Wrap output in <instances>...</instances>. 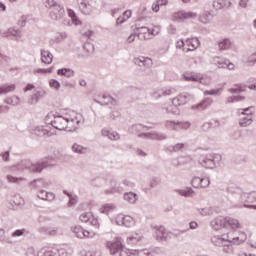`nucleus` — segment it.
Masks as SVG:
<instances>
[{
    "mask_svg": "<svg viewBox=\"0 0 256 256\" xmlns=\"http://www.w3.org/2000/svg\"><path fill=\"white\" fill-rule=\"evenodd\" d=\"M51 119L50 125L58 131H77L81 121H83V115L75 110H63L61 112H54L47 116Z\"/></svg>",
    "mask_w": 256,
    "mask_h": 256,
    "instance_id": "nucleus-1",
    "label": "nucleus"
},
{
    "mask_svg": "<svg viewBox=\"0 0 256 256\" xmlns=\"http://www.w3.org/2000/svg\"><path fill=\"white\" fill-rule=\"evenodd\" d=\"M247 241V234L241 232L237 237H231V233L214 235L211 237V243L215 247H222L225 253H233V245H243Z\"/></svg>",
    "mask_w": 256,
    "mask_h": 256,
    "instance_id": "nucleus-2",
    "label": "nucleus"
},
{
    "mask_svg": "<svg viewBox=\"0 0 256 256\" xmlns=\"http://www.w3.org/2000/svg\"><path fill=\"white\" fill-rule=\"evenodd\" d=\"M210 226L214 231H221V229H227L228 231H237L241 229V223L235 218H227L218 216L210 222Z\"/></svg>",
    "mask_w": 256,
    "mask_h": 256,
    "instance_id": "nucleus-3",
    "label": "nucleus"
},
{
    "mask_svg": "<svg viewBox=\"0 0 256 256\" xmlns=\"http://www.w3.org/2000/svg\"><path fill=\"white\" fill-rule=\"evenodd\" d=\"M110 222L112 225H118V227H135V218L121 213H117V216H110Z\"/></svg>",
    "mask_w": 256,
    "mask_h": 256,
    "instance_id": "nucleus-4",
    "label": "nucleus"
},
{
    "mask_svg": "<svg viewBox=\"0 0 256 256\" xmlns=\"http://www.w3.org/2000/svg\"><path fill=\"white\" fill-rule=\"evenodd\" d=\"M71 231L78 239H93L97 235V231L85 230L80 225H73Z\"/></svg>",
    "mask_w": 256,
    "mask_h": 256,
    "instance_id": "nucleus-5",
    "label": "nucleus"
},
{
    "mask_svg": "<svg viewBox=\"0 0 256 256\" xmlns=\"http://www.w3.org/2000/svg\"><path fill=\"white\" fill-rule=\"evenodd\" d=\"M221 159H223L221 154H209L201 161V164L206 169H216L217 165L221 163Z\"/></svg>",
    "mask_w": 256,
    "mask_h": 256,
    "instance_id": "nucleus-6",
    "label": "nucleus"
},
{
    "mask_svg": "<svg viewBox=\"0 0 256 256\" xmlns=\"http://www.w3.org/2000/svg\"><path fill=\"white\" fill-rule=\"evenodd\" d=\"M106 247L109 249L112 255H115V253L120 251V256H121V253H123L124 249H129L125 247V245L123 244V239L121 238H115L112 241H108L106 243Z\"/></svg>",
    "mask_w": 256,
    "mask_h": 256,
    "instance_id": "nucleus-7",
    "label": "nucleus"
},
{
    "mask_svg": "<svg viewBox=\"0 0 256 256\" xmlns=\"http://www.w3.org/2000/svg\"><path fill=\"white\" fill-rule=\"evenodd\" d=\"M185 81H194L196 83H203V85H210L211 81H209V78L207 76L196 73V72H187L184 74Z\"/></svg>",
    "mask_w": 256,
    "mask_h": 256,
    "instance_id": "nucleus-8",
    "label": "nucleus"
},
{
    "mask_svg": "<svg viewBox=\"0 0 256 256\" xmlns=\"http://www.w3.org/2000/svg\"><path fill=\"white\" fill-rule=\"evenodd\" d=\"M53 159V161H57V159H59V156H56L53 158V156H49L48 158H46L45 160L38 162L36 164H32L30 166V171H33L34 173H41V171H43V169H47V167H51V165H53V163H51V160Z\"/></svg>",
    "mask_w": 256,
    "mask_h": 256,
    "instance_id": "nucleus-9",
    "label": "nucleus"
},
{
    "mask_svg": "<svg viewBox=\"0 0 256 256\" xmlns=\"http://www.w3.org/2000/svg\"><path fill=\"white\" fill-rule=\"evenodd\" d=\"M67 13L71 20L65 17V19H63L62 21V25H64L65 27H71V25L79 27L80 25H83V22L79 19L75 11H73L72 9H68Z\"/></svg>",
    "mask_w": 256,
    "mask_h": 256,
    "instance_id": "nucleus-10",
    "label": "nucleus"
},
{
    "mask_svg": "<svg viewBox=\"0 0 256 256\" xmlns=\"http://www.w3.org/2000/svg\"><path fill=\"white\" fill-rule=\"evenodd\" d=\"M52 21H61L66 17L65 8L61 5H55L49 12Z\"/></svg>",
    "mask_w": 256,
    "mask_h": 256,
    "instance_id": "nucleus-11",
    "label": "nucleus"
},
{
    "mask_svg": "<svg viewBox=\"0 0 256 256\" xmlns=\"http://www.w3.org/2000/svg\"><path fill=\"white\" fill-rule=\"evenodd\" d=\"M116 210L117 205L113 203H105L100 206L99 213L107 215L109 221H111V217H117V213H115Z\"/></svg>",
    "mask_w": 256,
    "mask_h": 256,
    "instance_id": "nucleus-12",
    "label": "nucleus"
},
{
    "mask_svg": "<svg viewBox=\"0 0 256 256\" xmlns=\"http://www.w3.org/2000/svg\"><path fill=\"white\" fill-rule=\"evenodd\" d=\"M121 256H153V253L149 249L135 250V249H124L121 252Z\"/></svg>",
    "mask_w": 256,
    "mask_h": 256,
    "instance_id": "nucleus-13",
    "label": "nucleus"
},
{
    "mask_svg": "<svg viewBox=\"0 0 256 256\" xmlns=\"http://www.w3.org/2000/svg\"><path fill=\"white\" fill-rule=\"evenodd\" d=\"M3 37H10L14 41H23V32L15 27H11L4 32Z\"/></svg>",
    "mask_w": 256,
    "mask_h": 256,
    "instance_id": "nucleus-14",
    "label": "nucleus"
},
{
    "mask_svg": "<svg viewBox=\"0 0 256 256\" xmlns=\"http://www.w3.org/2000/svg\"><path fill=\"white\" fill-rule=\"evenodd\" d=\"M199 45H201V42L199 41L198 38L186 39L184 53H189V51H196V49H199Z\"/></svg>",
    "mask_w": 256,
    "mask_h": 256,
    "instance_id": "nucleus-15",
    "label": "nucleus"
},
{
    "mask_svg": "<svg viewBox=\"0 0 256 256\" xmlns=\"http://www.w3.org/2000/svg\"><path fill=\"white\" fill-rule=\"evenodd\" d=\"M166 127L171 129L172 131H181V129H189L191 124L189 122H175V121H167Z\"/></svg>",
    "mask_w": 256,
    "mask_h": 256,
    "instance_id": "nucleus-16",
    "label": "nucleus"
},
{
    "mask_svg": "<svg viewBox=\"0 0 256 256\" xmlns=\"http://www.w3.org/2000/svg\"><path fill=\"white\" fill-rule=\"evenodd\" d=\"M78 8H79V11L83 13V15H93V11H95V8L93 7V5H91L89 0L80 1L78 3Z\"/></svg>",
    "mask_w": 256,
    "mask_h": 256,
    "instance_id": "nucleus-17",
    "label": "nucleus"
},
{
    "mask_svg": "<svg viewBox=\"0 0 256 256\" xmlns=\"http://www.w3.org/2000/svg\"><path fill=\"white\" fill-rule=\"evenodd\" d=\"M209 178H200L193 177L191 180V185L194 189H203L205 187H209Z\"/></svg>",
    "mask_w": 256,
    "mask_h": 256,
    "instance_id": "nucleus-18",
    "label": "nucleus"
},
{
    "mask_svg": "<svg viewBox=\"0 0 256 256\" xmlns=\"http://www.w3.org/2000/svg\"><path fill=\"white\" fill-rule=\"evenodd\" d=\"M101 135L102 137H107V139H110V141H119V139H121L118 132L111 128H103L101 130Z\"/></svg>",
    "mask_w": 256,
    "mask_h": 256,
    "instance_id": "nucleus-19",
    "label": "nucleus"
},
{
    "mask_svg": "<svg viewBox=\"0 0 256 256\" xmlns=\"http://www.w3.org/2000/svg\"><path fill=\"white\" fill-rule=\"evenodd\" d=\"M210 65H214L218 69H225L227 67V58L214 56L210 58Z\"/></svg>",
    "mask_w": 256,
    "mask_h": 256,
    "instance_id": "nucleus-20",
    "label": "nucleus"
},
{
    "mask_svg": "<svg viewBox=\"0 0 256 256\" xmlns=\"http://www.w3.org/2000/svg\"><path fill=\"white\" fill-rule=\"evenodd\" d=\"M219 51H231L233 49V41L229 38H223L217 42Z\"/></svg>",
    "mask_w": 256,
    "mask_h": 256,
    "instance_id": "nucleus-21",
    "label": "nucleus"
},
{
    "mask_svg": "<svg viewBox=\"0 0 256 256\" xmlns=\"http://www.w3.org/2000/svg\"><path fill=\"white\" fill-rule=\"evenodd\" d=\"M135 65H138V67H152L153 66V60L149 57L145 56H139L137 58H134Z\"/></svg>",
    "mask_w": 256,
    "mask_h": 256,
    "instance_id": "nucleus-22",
    "label": "nucleus"
},
{
    "mask_svg": "<svg viewBox=\"0 0 256 256\" xmlns=\"http://www.w3.org/2000/svg\"><path fill=\"white\" fill-rule=\"evenodd\" d=\"M141 241H143V233L141 232H135L126 238L128 245H137V243H141Z\"/></svg>",
    "mask_w": 256,
    "mask_h": 256,
    "instance_id": "nucleus-23",
    "label": "nucleus"
},
{
    "mask_svg": "<svg viewBox=\"0 0 256 256\" xmlns=\"http://www.w3.org/2000/svg\"><path fill=\"white\" fill-rule=\"evenodd\" d=\"M132 15H133V12L131 10H126L121 16H119L116 19V22H115L116 27H121L123 23H127V21L131 19Z\"/></svg>",
    "mask_w": 256,
    "mask_h": 256,
    "instance_id": "nucleus-24",
    "label": "nucleus"
},
{
    "mask_svg": "<svg viewBox=\"0 0 256 256\" xmlns=\"http://www.w3.org/2000/svg\"><path fill=\"white\" fill-rule=\"evenodd\" d=\"M137 35L141 41H149V39H151V33L149 31V28L145 26L139 27L137 29Z\"/></svg>",
    "mask_w": 256,
    "mask_h": 256,
    "instance_id": "nucleus-25",
    "label": "nucleus"
},
{
    "mask_svg": "<svg viewBox=\"0 0 256 256\" xmlns=\"http://www.w3.org/2000/svg\"><path fill=\"white\" fill-rule=\"evenodd\" d=\"M170 21L173 23H185L186 21V16H185V11H178L174 12L170 16Z\"/></svg>",
    "mask_w": 256,
    "mask_h": 256,
    "instance_id": "nucleus-26",
    "label": "nucleus"
},
{
    "mask_svg": "<svg viewBox=\"0 0 256 256\" xmlns=\"http://www.w3.org/2000/svg\"><path fill=\"white\" fill-rule=\"evenodd\" d=\"M41 61L46 65H51V63H53V55L49 50H41Z\"/></svg>",
    "mask_w": 256,
    "mask_h": 256,
    "instance_id": "nucleus-27",
    "label": "nucleus"
},
{
    "mask_svg": "<svg viewBox=\"0 0 256 256\" xmlns=\"http://www.w3.org/2000/svg\"><path fill=\"white\" fill-rule=\"evenodd\" d=\"M38 256H59V250L55 248H42L38 252Z\"/></svg>",
    "mask_w": 256,
    "mask_h": 256,
    "instance_id": "nucleus-28",
    "label": "nucleus"
},
{
    "mask_svg": "<svg viewBox=\"0 0 256 256\" xmlns=\"http://www.w3.org/2000/svg\"><path fill=\"white\" fill-rule=\"evenodd\" d=\"M100 103L101 105H106L107 107H115V105H117V100L111 95H104Z\"/></svg>",
    "mask_w": 256,
    "mask_h": 256,
    "instance_id": "nucleus-29",
    "label": "nucleus"
},
{
    "mask_svg": "<svg viewBox=\"0 0 256 256\" xmlns=\"http://www.w3.org/2000/svg\"><path fill=\"white\" fill-rule=\"evenodd\" d=\"M38 197L43 201H55V194H53L52 192L41 190V189L38 192Z\"/></svg>",
    "mask_w": 256,
    "mask_h": 256,
    "instance_id": "nucleus-30",
    "label": "nucleus"
},
{
    "mask_svg": "<svg viewBox=\"0 0 256 256\" xmlns=\"http://www.w3.org/2000/svg\"><path fill=\"white\" fill-rule=\"evenodd\" d=\"M209 105H211V100L206 99L202 102H200L199 104H195L191 106L192 111H205V109H207V107H209Z\"/></svg>",
    "mask_w": 256,
    "mask_h": 256,
    "instance_id": "nucleus-31",
    "label": "nucleus"
},
{
    "mask_svg": "<svg viewBox=\"0 0 256 256\" xmlns=\"http://www.w3.org/2000/svg\"><path fill=\"white\" fill-rule=\"evenodd\" d=\"M124 201L131 203V205H135V203L139 201V196L135 192H126L124 193Z\"/></svg>",
    "mask_w": 256,
    "mask_h": 256,
    "instance_id": "nucleus-32",
    "label": "nucleus"
},
{
    "mask_svg": "<svg viewBox=\"0 0 256 256\" xmlns=\"http://www.w3.org/2000/svg\"><path fill=\"white\" fill-rule=\"evenodd\" d=\"M189 101V96L187 95H179L172 99V105H176L181 107V105H185Z\"/></svg>",
    "mask_w": 256,
    "mask_h": 256,
    "instance_id": "nucleus-33",
    "label": "nucleus"
},
{
    "mask_svg": "<svg viewBox=\"0 0 256 256\" xmlns=\"http://www.w3.org/2000/svg\"><path fill=\"white\" fill-rule=\"evenodd\" d=\"M71 151L77 155H85V153H87V148L79 143H74L71 146Z\"/></svg>",
    "mask_w": 256,
    "mask_h": 256,
    "instance_id": "nucleus-34",
    "label": "nucleus"
},
{
    "mask_svg": "<svg viewBox=\"0 0 256 256\" xmlns=\"http://www.w3.org/2000/svg\"><path fill=\"white\" fill-rule=\"evenodd\" d=\"M163 111H165V113H171L172 115H179L180 113L179 107L173 105V100L171 101L170 104L163 106Z\"/></svg>",
    "mask_w": 256,
    "mask_h": 256,
    "instance_id": "nucleus-35",
    "label": "nucleus"
},
{
    "mask_svg": "<svg viewBox=\"0 0 256 256\" xmlns=\"http://www.w3.org/2000/svg\"><path fill=\"white\" fill-rule=\"evenodd\" d=\"M140 137H144L145 139H165V136L163 134H159L157 132H147V133H141Z\"/></svg>",
    "mask_w": 256,
    "mask_h": 256,
    "instance_id": "nucleus-36",
    "label": "nucleus"
},
{
    "mask_svg": "<svg viewBox=\"0 0 256 256\" xmlns=\"http://www.w3.org/2000/svg\"><path fill=\"white\" fill-rule=\"evenodd\" d=\"M212 5H213L214 9H223V7H231V1L214 0Z\"/></svg>",
    "mask_w": 256,
    "mask_h": 256,
    "instance_id": "nucleus-37",
    "label": "nucleus"
},
{
    "mask_svg": "<svg viewBox=\"0 0 256 256\" xmlns=\"http://www.w3.org/2000/svg\"><path fill=\"white\" fill-rule=\"evenodd\" d=\"M32 187L35 189H47V187H49V182L43 179L34 180L32 182Z\"/></svg>",
    "mask_w": 256,
    "mask_h": 256,
    "instance_id": "nucleus-38",
    "label": "nucleus"
},
{
    "mask_svg": "<svg viewBox=\"0 0 256 256\" xmlns=\"http://www.w3.org/2000/svg\"><path fill=\"white\" fill-rule=\"evenodd\" d=\"M176 193L181 195V197H193V195H195V191H193V188L191 187L185 189H176Z\"/></svg>",
    "mask_w": 256,
    "mask_h": 256,
    "instance_id": "nucleus-39",
    "label": "nucleus"
},
{
    "mask_svg": "<svg viewBox=\"0 0 256 256\" xmlns=\"http://www.w3.org/2000/svg\"><path fill=\"white\" fill-rule=\"evenodd\" d=\"M253 113H255V108H253V106L240 108L238 110V115H243L244 117H253Z\"/></svg>",
    "mask_w": 256,
    "mask_h": 256,
    "instance_id": "nucleus-40",
    "label": "nucleus"
},
{
    "mask_svg": "<svg viewBox=\"0 0 256 256\" xmlns=\"http://www.w3.org/2000/svg\"><path fill=\"white\" fill-rule=\"evenodd\" d=\"M241 101H245V96H241V95H238V96H228L225 100V103L227 105H231L232 103H239Z\"/></svg>",
    "mask_w": 256,
    "mask_h": 256,
    "instance_id": "nucleus-41",
    "label": "nucleus"
},
{
    "mask_svg": "<svg viewBox=\"0 0 256 256\" xmlns=\"http://www.w3.org/2000/svg\"><path fill=\"white\" fill-rule=\"evenodd\" d=\"M121 192V188L119 187V183L116 180H112L111 181V189L106 191L107 195H113L115 193H120Z\"/></svg>",
    "mask_w": 256,
    "mask_h": 256,
    "instance_id": "nucleus-42",
    "label": "nucleus"
},
{
    "mask_svg": "<svg viewBox=\"0 0 256 256\" xmlns=\"http://www.w3.org/2000/svg\"><path fill=\"white\" fill-rule=\"evenodd\" d=\"M4 103L7 105H12L13 107H16V105H19L21 103V98L18 96H10L6 99H4Z\"/></svg>",
    "mask_w": 256,
    "mask_h": 256,
    "instance_id": "nucleus-43",
    "label": "nucleus"
},
{
    "mask_svg": "<svg viewBox=\"0 0 256 256\" xmlns=\"http://www.w3.org/2000/svg\"><path fill=\"white\" fill-rule=\"evenodd\" d=\"M13 91H15V84L0 87V95H7V93H13Z\"/></svg>",
    "mask_w": 256,
    "mask_h": 256,
    "instance_id": "nucleus-44",
    "label": "nucleus"
},
{
    "mask_svg": "<svg viewBox=\"0 0 256 256\" xmlns=\"http://www.w3.org/2000/svg\"><path fill=\"white\" fill-rule=\"evenodd\" d=\"M48 85L50 87V89H53V91H59V89H61V82H59V80L51 78L48 81Z\"/></svg>",
    "mask_w": 256,
    "mask_h": 256,
    "instance_id": "nucleus-45",
    "label": "nucleus"
},
{
    "mask_svg": "<svg viewBox=\"0 0 256 256\" xmlns=\"http://www.w3.org/2000/svg\"><path fill=\"white\" fill-rule=\"evenodd\" d=\"M148 30L150 31V35L152 37H157V35H161V25L159 24L152 25L150 28H148Z\"/></svg>",
    "mask_w": 256,
    "mask_h": 256,
    "instance_id": "nucleus-46",
    "label": "nucleus"
},
{
    "mask_svg": "<svg viewBox=\"0 0 256 256\" xmlns=\"http://www.w3.org/2000/svg\"><path fill=\"white\" fill-rule=\"evenodd\" d=\"M244 91L245 86H243V84H236L232 88L228 89V92L233 94L243 93Z\"/></svg>",
    "mask_w": 256,
    "mask_h": 256,
    "instance_id": "nucleus-47",
    "label": "nucleus"
},
{
    "mask_svg": "<svg viewBox=\"0 0 256 256\" xmlns=\"http://www.w3.org/2000/svg\"><path fill=\"white\" fill-rule=\"evenodd\" d=\"M253 123V117L249 116H244L240 119L239 125L240 127H249Z\"/></svg>",
    "mask_w": 256,
    "mask_h": 256,
    "instance_id": "nucleus-48",
    "label": "nucleus"
},
{
    "mask_svg": "<svg viewBox=\"0 0 256 256\" xmlns=\"http://www.w3.org/2000/svg\"><path fill=\"white\" fill-rule=\"evenodd\" d=\"M57 75H60L62 77H73L74 72L71 69L62 68L57 71Z\"/></svg>",
    "mask_w": 256,
    "mask_h": 256,
    "instance_id": "nucleus-49",
    "label": "nucleus"
},
{
    "mask_svg": "<svg viewBox=\"0 0 256 256\" xmlns=\"http://www.w3.org/2000/svg\"><path fill=\"white\" fill-rule=\"evenodd\" d=\"M83 49L88 55H93V53H95V46L91 42H86Z\"/></svg>",
    "mask_w": 256,
    "mask_h": 256,
    "instance_id": "nucleus-50",
    "label": "nucleus"
},
{
    "mask_svg": "<svg viewBox=\"0 0 256 256\" xmlns=\"http://www.w3.org/2000/svg\"><path fill=\"white\" fill-rule=\"evenodd\" d=\"M157 239H167V230L164 227H160L156 230Z\"/></svg>",
    "mask_w": 256,
    "mask_h": 256,
    "instance_id": "nucleus-51",
    "label": "nucleus"
},
{
    "mask_svg": "<svg viewBox=\"0 0 256 256\" xmlns=\"http://www.w3.org/2000/svg\"><path fill=\"white\" fill-rule=\"evenodd\" d=\"M198 213H199V215H202V217H209V215H213V209H211V208H199Z\"/></svg>",
    "mask_w": 256,
    "mask_h": 256,
    "instance_id": "nucleus-52",
    "label": "nucleus"
},
{
    "mask_svg": "<svg viewBox=\"0 0 256 256\" xmlns=\"http://www.w3.org/2000/svg\"><path fill=\"white\" fill-rule=\"evenodd\" d=\"M91 217H93V214L89 213V212H84L79 216V220L82 223H88V221H91Z\"/></svg>",
    "mask_w": 256,
    "mask_h": 256,
    "instance_id": "nucleus-53",
    "label": "nucleus"
},
{
    "mask_svg": "<svg viewBox=\"0 0 256 256\" xmlns=\"http://www.w3.org/2000/svg\"><path fill=\"white\" fill-rule=\"evenodd\" d=\"M64 193L69 196V199H70L68 202L69 207H75V205H77V201H78L77 196H73V194L68 193L66 191H64Z\"/></svg>",
    "mask_w": 256,
    "mask_h": 256,
    "instance_id": "nucleus-54",
    "label": "nucleus"
},
{
    "mask_svg": "<svg viewBox=\"0 0 256 256\" xmlns=\"http://www.w3.org/2000/svg\"><path fill=\"white\" fill-rule=\"evenodd\" d=\"M221 93H223V88H215L212 90H206L204 91V95H221Z\"/></svg>",
    "mask_w": 256,
    "mask_h": 256,
    "instance_id": "nucleus-55",
    "label": "nucleus"
},
{
    "mask_svg": "<svg viewBox=\"0 0 256 256\" xmlns=\"http://www.w3.org/2000/svg\"><path fill=\"white\" fill-rule=\"evenodd\" d=\"M43 5L46 7V9H53L55 7V5H59L57 4V2H55V0H43Z\"/></svg>",
    "mask_w": 256,
    "mask_h": 256,
    "instance_id": "nucleus-56",
    "label": "nucleus"
},
{
    "mask_svg": "<svg viewBox=\"0 0 256 256\" xmlns=\"http://www.w3.org/2000/svg\"><path fill=\"white\" fill-rule=\"evenodd\" d=\"M200 22L203 23V25H207L208 23H211V18L209 16V13H204L200 16Z\"/></svg>",
    "mask_w": 256,
    "mask_h": 256,
    "instance_id": "nucleus-57",
    "label": "nucleus"
},
{
    "mask_svg": "<svg viewBox=\"0 0 256 256\" xmlns=\"http://www.w3.org/2000/svg\"><path fill=\"white\" fill-rule=\"evenodd\" d=\"M29 105H37L39 103V94H33L28 100Z\"/></svg>",
    "mask_w": 256,
    "mask_h": 256,
    "instance_id": "nucleus-58",
    "label": "nucleus"
},
{
    "mask_svg": "<svg viewBox=\"0 0 256 256\" xmlns=\"http://www.w3.org/2000/svg\"><path fill=\"white\" fill-rule=\"evenodd\" d=\"M27 231L25 229H17L12 233V237H23Z\"/></svg>",
    "mask_w": 256,
    "mask_h": 256,
    "instance_id": "nucleus-59",
    "label": "nucleus"
},
{
    "mask_svg": "<svg viewBox=\"0 0 256 256\" xmlns=\"http://www.w3.org/2000/svg\"><path fill=\"white\" fill-rule=\"evenodd\" d=\"M236 68L237 66L235 65V63L231 62L229 59H226L225 69H228L229 71H235Z\"/></svg>",
    "mask_w": 256,
    "mask_h": 256,
    "instance_id": "nucleus-60",
    "label": "nucleus"
},
{
    "mask_svg": "<svg viewBox=\"0 0 256 256\" xmlns=\"http://www.w3.org/2000/svg\"><path fill=\"white\" fill-rule=\"evenodd\" d=\"M167 33H169V35H175V33H177V26H175L174 24L168 25Z\"/></svg>",
    "mask_w": 256,
    "mask_h": 256,
    "instance_id": "nucleus-61",
    "label": "nucleus"
},
{
    "mask_svg": "<svg viewBox=\"0 0 256 256\" xmlns=\"http://www.w3.org/2000/svg\"><path fill=\"white\" fill-rule=\"evenodd\" d=\"M186 21L187 19H197L199 17V14L197 12H185Z\"/></svg>",
    "mask_w": 256,
    "mask_h": 256,
    "instance_id": "nucleus-62",
    "label": "nucleus"
},
{
    "mask_svg": "<svg viewBox=\"0 0 256 256\" xmlns=\"http://www.w3.org/2000/svg\"><path fill=\"white\" fill-rule=\"evenodd\" d=\"M172 149L175 152L183 151V149H185V143H177L174 146H172Z\"/></svg>",
    "mask_w": 256,
    "mask_h": 256,
    "instance_id": "nucleus-63",
    "label": "nucleus"
},
{
    "mask_svg": "<svg viewBox=\"0 0 256 256\" xmlns=\"http://www.w3.org/2000/svg\"><path fill=\"white\" fill-rule=\"evenodd\" d=\"M176 48L182 49V51H185V40H183V39L177 40Z\"/></svg>",
    "mask_w": 256,
    "mask_h": 256,
    "instance_id": "nucleus-64",
    "label": "nucleus"
}]
</instances>
